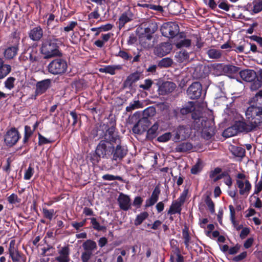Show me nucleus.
Instances as JSON below:
<instances>
[{
    "instance_id": "1",
    "label": "nucleus",
    "mask_w": 262,
    "mask_h": 262,
    "mask_svg": "<svg viewBox=\"0 0 262 262\" xmlns=\"http://www.w3.org/2000/svg\"><path fill=\"white\" fill-rule=\"evenodd\" d=\"M105 136L97 145L95 153L91 156L90 160L93 164H98L101 158L108 159L119 162L126 155L127 149L121 145V140L117 131Z\"/></svg>"
},
{
    "instance_id": "2",
    "label": "nucleus",
    "mask_w": 262,
    "mask_h": 262,
    "mask_svg": "<svg viewBox=\"0 0 262 262\" xmlns=\"http://www.w3.org/2000/svg\"><path fill=\"white\" fill-rule=\"evenodd\" d=\"M58 35H49L43 39L40 48L41 53L45 55V59H49L56 56H61V53L59 50L60 40L56 38Z\"/></svg>"
},
{
    "instance_id": "3",
    "label": "nucleus",
    "mask_w": 262,
    "mask_h": 262,
    "mask_svg": "<svg viewBox=\"0 0 262 262\" xmlns=\"http://www.w3.org/2000/svg\"><path fill=\"white\" fill-rule=\"evenodd\" d=\"M194 120L193 126L196 129H202V137L206 140L210 139L215 135L213 122L207 118L197 116L195 113L192 114Z\"/></svg>"
},
{
    "instance_id": "4",
    "label": "nucleus",
    "mask_w": 262,
    "mask_h": 262,
    "mask_svg": "<svg viewBox=\"0 0 262 262\" xmlns=\"http://www.w3.org/2000/svg\"><path fill=\"white\" fill-rule=\"evenodd\" d=\"M116 121L113 118L108 119L107 122L99 125V127L94 128L91 132L93 138L99 137V139H104L105 136L110 132L113 134L116 132Z\"/></svg>"
},
{
    "instance_id": "5",
    "label": "nucleus",
    "mask_w": 262,
    "mask_h": 262,
    "mask_svg": "<svg viewBox=\"0 0 262 262\" xmlns=\"http://www.w3.org/2000/svg\"><path fill=\"white\" fill-rule=\"evenodd\" d=\"M234 127H235L238 133H248L256 131L258 128L251 121H246V119L240 114H237L234 123Z\"/></svg>"
},
{
    "instance_id": "6",
    "label": "nucleus",
    "mask_w": 262,
    "mask_h": 262,
    "mask_svg": "<svg viewBox=\"0 0 262 262\" xmlns=\"http://www.w3.org/2000/svg\"><path fill=\"white\" fill-rule=\"evenodd\" d=\"M245 115L248 120H251L258 129H262V108L249 106Z\"/></svg>"
},
{
    "instance_id": "7",
    "label": "nucleus",
    "mask_w": 262,
    "mask_h": 262,
    "mask_svg": "<svg viewBox=\"0 0 262 262\" xmlns=\"http://www.w3.org/2000/svg\"><path fill=\"white\" fill-rule=\"evenodd\" d=\"M67 61L61 58H56L53 60L48 65V71L53 75H62L67 70Z\"/></svg>"
},
{
    "instance_id": "8",
    "label": "nucleus",
    "mask_w": 262,
    "mask_h": 262,
    "mask_svg": "<svg viewBox=\"0 0 262 262\" xmlns=\"http://www.w3.org/2000/svg\"><path fill=\"white\" fill-rule=\"evenodd\" d=\"M19 40L14 37L13 40L8 42V47L4 52V56L7 59H12L17 54L19 50Z\"/></svg>"
},
{
    "instance_id": "9",
    "label": "nucleus",
    "mask_w": 262,
    "mask_h": 262,
    "mask_svg": "<svg viewBox=\"0 0 262 262\" xmlns=\"http://www.w3.org/2000/svg\"><path fill=\"white\" fill-rule=\"evenodd\" d=\"M160 30L164 36L173 38L179 32V26L176 23L168 22L162 25Z\"/></svg>"
},
{
    "instance_id": "10",
    "label": "nucleus",
    "mask_w": 262,
    "mask_h": 262,
    "mask_svg": "<svg viewBox=\"0 0 262 262\" xmlns=\"http://www.w3.org/2000/svg\"><path fill=\"white\" fill-rule=\"evenodd\" d=\"M151 124L150 120L143 117L140 118L134 125L132 130L136 134H142L148 128Z\"/></svg>"
},
{
    "instance_id": "11",
    "label": "nucleus",
    "mask_w": 262,
    "mask_h": 262,
    "mask_svg": "<svg viewBox=\"0 0 262 262\" xmlns=\"http://www.w3.org/2000/svg\"><path fill=\"white\" fill-rule=\"evenodd\" d=\"M51 80L49 79H45L38 81L36 84V90L35 94L32 95L31 98L35 100L38 95L45 93L46 91L51 86Z\"/></svg>"
},
{
    "instance_id": "12",
    "label": "nucleus",
    "mask_w": 262,
    "mask_h": 262,
    "mask_svg": "<svg viewBox=\"0 0 262 262\" xmlns=\"http://www.w3.org/2000/svg\"><path fill=\"white\" fill-rule=\"evenodd\" d=\"M19 138V134L18 130L15 128H12L7 132L4 141L7 146L11 147L17 143Z\"/></svg>"
},
{
    "instance_id": "13",
    "label": "nucleus",
    "mask_w": 262,
    "mask_h": 262,
    "mask_svg": "<svg viewBox=\"0 0 262 262\" xmlns=\"http://www.w3.org/2000/svg\"><path fill=\"white\" fill-rule=\"evenodd\" d=\"M202 85L199 82L192 83L187 90V94L191 99L200 98L202 94Z\"/></svg>"
},
{
    "instance_id": "14",
    "label": "nucleus",
    "mask_w": 262,
    "mask_h": 262,
    "mask_svg": "<svg viewBox=\"0 0 262 262\" xmlns=\"http://www.w3.org/2000/svg\"><path fill=\"white\" fill-rule=\"evenodd\" d=\"M37 54L36 50L29 48L20 55L19 59L20 61H25L29 59L31 62H34L38 60Z\"/></svg>"
},
{
    "instance_id": "15",
    "label": "nucleus",
    "mask_w": 262,
    "mask_h": 262,
    "mask_svg": "<svg viewBox=\"0 0 262 262\" xmlns=\"http://www.w3.org/2000/svg\"><path fill=\"white\" fill-rule=\"evenodd\" d=\"M117 202L121 209L127 211L130 208L131 200L128 195L121 193L117 199Z\"/></svg>"
},
{
    "instance_id": "16",
    "label": "nucleus",
    "mask_w": 262,
    "mask_h": 262,
    "mask_svg": "<svg viewBox=\"0 0 262 262\" xmlns=\"http://www.w3.org/2000/svg\"><path fill=\"white\" fill-rule=\"evenodd\" d=\"M172 47L169 42H163L156 47L154 50V53L158 56H164L171 51Z\"/></svg>"
},
{
    "instance_id": "17",
    "label": "nucleus",
    "mask_w": 262,
    "mask_h": 262,
    "mask_svg": "<svg viewBox=\"0 0 262 262\" xmlns=\"http://www.w3.org/2000/svg\"><path fill=\"white\" fill-rule=\"evenodd\" d=\"M175 136L174 139L175 141L178 140H185L189 136L188 128L184 125H180L175 130Z\"/></svg>"
},
{
    "instance_id": "18",
    "label": "nucleus",
    "mask_w": 262,
    "mask_h": 262,
    "mask_svg": "<svg viewBox=\"0 0 262 262\" xmlns=\"http://www.w3.org/2000/svg\"><path fill=\"white\" fill-rule=\"evenodd\" d=\"M239 74L241 78L247 82H252L257 77L256 72L254 70L250 69L240 71Z\"/></svg>"
},
{
    "instance_id": "19",
    "label": "nucleus",
    "mask_w": 262,
    "mask_h": 262,
    "mask_svg": "<svg viewBox=\"0 0 262 262\" xmlns=\"http://www.w3.org/2000/svg\"><path fill=\"white\" fill-rule=\"evenodd\" d=\"M176 87L174 83L170 81L163 82L159 88V93L161 95L170 93L174 91Z\"/></svg>"
},
{
    "instance_id": "20",
    "label": "nucleus",
    "mask_w": 262,
    "mask_h": 262,
    "mask_svg": "<svg viewBox=\"0 0 262 262\" xmlns=\"http://www.w3.org/2000/svg\"><path fill=\"white\" fill-rule=\"evenodd\" d=\"M43 30L40 26L32 29L29 32V37L34 41H39L43 36Z\"/></svg>"
},
{
    "instance_id": "21",
    "label": "nucleus",
    "mask_w": 262,
    "mask_h": 262,
    "mask_svg": "<svg viewBox=\"0 0 262 262\" xmlns=\"http://www.w3.org/2000/svg\"><path fill=\"white\" fill-rule=\"evenodd\" d=\"M142 74L139 72H136L128 75L123 82L124 88H131L133 84L140 79Z\"/></svg>"
},
{
    "instance_id": "22",
    "label": "nucleus",
    "mask_w": 262,
    "mask_h": 262,
    "mask_svg": "<svg viewBox=\"0 0 262 262\" xmlns=\"http://www.w3.org/2000/svg\"><path fill=\"white\" fill-rule=\"evenodd\" d=\"M236 184L239 189V192L241 195H247L251 189V185L248 180L243 182L242 180H237Z\"/></svg>"
},
{
    "instance_id": "23",
    "label": "nucleus",
    "mask_w": 262,
    "mask_h": 262,
    "mask_svg": "<svg viewBox=\"0 0 262 262\" xmlns=\"http://www.w3.org/2000/svg\"><path fill=\"white\" fill-rule=\"evenodd\" d=\"M161 190L159 186H156L152 192L150 198L146 200L145 207L148 208L154 205L158 200Z\"/></svg>"
},
{
    "instance_id": "24",
    "label": "nucleus",
    "mask_w": 262,
    "mask_h": 262,
    "mask_svg": "<svg viewBox=\"0 0 262 262\" xmlns=\"http://www.w3.org/2000/svg\"><path fill=\"white\" fill-rule=\"evenodd\" d=\"M9 253L13 262L20 261V255L17 248L15 247L14 241H11L9 247Z\"/></svg>"
},
{
    "instance_id": "25",
    "label": "nucleus",
    "mask_w": 262,
    "mask_h": 262,
    "mask_svg": "<svg viewBox=\"0 0 262 262\" xmlns=\"http://www.w3.org/2000/svg\"><path fill=\"white\" fill-rule=\"evenodd\" d=\"M152 38V35L141 34L139 37L140 43L144 48H151L154 45L151 41Z\"/></svg>"
},
{
    "instance_id": "26",
    "label": "nucleus",
    "mask_w": 262,
    "mask_h": 262,
    "mask_svg": "<svg viewBox=\"0 0 262 262\" xmlns=\"http://www.w3.org/2000/svg\"><path fill=\"white\" fill-rule=\"evenodd\" d=\"M59 256L55 258L58 262H69L70 249L68 247H63L59 251Z\"/></svg>"
},
{
    "instance_id": "27",
    "label": "nucleus",
    "mask_w": 262,
    "mask_h": 262,
    "mask_svg": "<svg viewBox=\"0 0 262 262\" xmlns=\"http://www.w3.org/2000/svg\"><path fill=\"white\" fill-rule=\"evenodd\" d=\"M222 70L225 74L232 77L239 72L240 68L233 65L227 64L223 67Z\"/></svg>"
},
{
    "instance_id": "28",
    "label": "nucleus",
    "mask_w": 262,
    "mask_h": 262,
    "mask_svg": "<svg viewBox=\"0 0 262 262\" xmlns=\"http://www.w3.org/2000/svg\"><path fill=\"white\" fill-rule=\"evenodd\" d=\"M11 71V66L4 63L3 58H0V80L6 77Z\"/></svg>"
},
{
    "instance_id": "29",
    "label": "nucleus",
    "mask_w": 262,
    "mask_h": 262,
    "mask_svg": "<svg viewBox=\"0 0 262 262\" xmlns=\"http://www.w3.org/2000/svg\"><path fill=\"white\" fill-rule=\"evenodd\" d=\"M250 106L262 108V91L257 92L251 100Z\"/></svg>"
},
{
    "instance_id": "30",
    "label": "nucleus",
    "mask_w": 262,
    "mask_h": 262,
    "mask_svg": "<svg viewBox=\"0 0 262 262\" xmlns=\"http://www.w3.org/2000/svg\"><path fill=\"white\" fill-rule=\"evenodd\" d=\"M182 205H183L182 204L180 203L176 200L173 201L167 212V214L172 215L176 213H178L180 214L182 210Z\"/></svg>"
},
{
    "instance_id": "31",
    "label": "nucleus",
    "mask_w": 262,
    "mask_h": 262,
    "mask_svg": "<svg viewBox=\"0 0 262 262\" xmlns=\"http://www.w3.org/2000/svg\"><path fill=\"white\" fill-rule=\"evenodd\" d=\"M122 69L121 65H112L106 66L99 69V71L101 73H108L111 75L115 74L116 70H120Z\"/></svg>"
},
{
    "instance_id": "32",
    "label": "nucleus",
    "mask_w": 262,
    "mask_h": 262,
    "mask_svg": "<svg viewBox=\"0 0 262 262\" xmlns=\"http://www.w3.org/2000/svg\"><path fill=\"white\" fill-rule=\"evenodd\" d=\"M189 57L188 53L183 50L177 52L175 55L176 60L179 63L187 62L189 60Z\"/></svg>"
},
{
    "instance_id": "33",
    "label": "nucleus",
    "mask_w": 262,
    "mask_h": 262,
    "mask_svg": "<svg viewBox=\"0 0 262 262\" xmlns=\"http://www.w3.org/2000/svg\"><path fill=\"white\" fill-rule=\"evenodd\" d=\"M133 14L130 12H124L119 19V28L121 29L125 24L132 20Z\"/></svg>"
},
{
    "instance_id": "34",
    "label": "nucleus",
    "mask_w": 262,
    "mask_h": 262,
    "mask_svg": "<svg viewBox=\"0 0 262 262\" xmlns=\"http://www.w3.org/2000/svg\"><path fill=\"white\" fill-rule=\"evenodd\" d=\"M206 53L210 59L217 60L222 57L223 51L214 48H210L207 50Z\"/></svg>"
},
{
    "instance_id": "35",
    "label": "nucleus",
    "mask_w": 262,
    "mask_h": 262,
    "mask_svg": "<svg viewBox=\"0 0 262 262\" xmlns=\"http://www.w3.org/2000/svg\"><path fill=\"white\" fill-rule=\"evenodd\" d=\"M192 148V145L190 142H183L179 144L174 149L176 152H185Z\"/></svg>"
},
{
    "instance_id": "36",
    "label": "nucleus",
    "mask_w": 262,
    "mask_h": 262,
    "mask_svg": "<svg viewBox=\"0 0 262 262\" xmlns=\"http://www.w3.org/2000/svg\"><path fill=\"white\" fill-rule=\"evenodd\" d=\"M229 208L230 212V219L234 227L236 229V230L238 231L242 229L243 228V225H239L237 222L235 221V212L233 206L230 205Z\"/></svg>"
},
{
    "instance_id": "37",
    "label": "nucleus",
    "mask_w": 262,
    "mask_h": 262,
    "mask_svg": "<svg viewBox=\"0 0 262 262\" xmlns=\"http://www.w3.org/2000/svg\"><path fill=\"white\" fill-rule=\"evenodd\" d=\"M158 29V26L156 23H148L147 27L144 28V33L141 34L152 35Z\"/></svg>"
},
{
    "instance_id": "38",
    "label": "nucleus",
    "mask_w": 262,
    "mask_h": 262,
    "mask_svg": "<svg viewBox=\"0 0 262 262\" xmlns=\"http://www.w3.org/2000/svg\"><path fill=\"white\" fill-rule=\"evenodd\" d=\"M80 117L75 111H71L70 113V116L68 117L69 123H71L73 126H75L78 122L80 123Z\"/></svg>"
},
{
    "instance_id": "39",
    "label": "nucleus",
    "mask_w": 262,
    "mask_h": 262,
    "mask_svg": "<svg viewBox=\"0 0 262 262\" xmlns=\"http://www.w3.org/2000/svg\"><path fill=\"white\" fill-rule=\"evenodd\" d=\"M156 109L153 106L146 108L142 112V117L150 120L156 114Z\"/></svg>"
},
{
    "instance_id": "40",
    "label": "nucleus",
    "mask_w": 262,
    "mask_h": 262,
    "mask_svg": "<svg viewBox=\"0 0 262 262\" xmlns=\"http://www.w3.org/2000/svg\"><path fill=\"white\" fill-rule=\"evenodd\" d=\"M113 26L111 24H107L98 28H92L91 30L93 32L97 31L95 34V36H97L99 35L100 32L111 30L112 29Z\"/></svg>"
},
{
    "instance_id": "41",
    "label": "nucleus",
    "mask_w": 262,
    "mask_h": 262,
    "mask_svg": "<svg viewBox=\"0 0 262 262\" xmlns=\"http://www.w3.org/2000/svg\"><path fill=\"white\" fill-rule=\"evenodd\" d=\"M158 129V125L155 123L151 127L147 130L146 134V138L148 140H152L156 137V132Z\"/></svg>"
},
{
    "instance_id": "42",
    "label": "nucleus",
    "mask_w": 262,
    "mask_h": 262,
    "mask_svg": "<svg viewBox=\"0 0 262 262\" xmlns=\"http://www.w3.org/2000/svg\"><path fill=\"white\" fill-rule=\"evenodd\" d=\"M82 247L85 251L92 252V251L96 249L97 245L95 242L89 239L83 244Z\"/></svg>"
},
{
    "instance_id": "43",
    "label": "nucleus",
    "mask_w": 262,
    "mask_h": 262,
    "mask_svg": "<svg viewBox=\"0 0 262 262\" xmlns=\"http://www.w3.org/2000/svg\"><path fill=\"white\" fill-rule=\"evenodd\" d=\"M238 133V132L235 127H234L233 124L232 126L225 129L223 133V135L226 138H229L236 135Z\"/></svg>"
},
{
    "instance_id": "44",
    "label": "nucleus",
    "mask_w": 262,
    "mask_h": 262,
    "mask_svg": "<svg viewBox=\"0 0 262 262\" xmlns=\"http://www.w3.org/2000/svg\"><path fill=\"white\" fill-rule=\"evenodd\" d=\"M143 107V104L139 100L134 101L129 103V106L126 107V111L128 112H132L133 110Z\"/></svg>"
},
{
    "instance_id": "45",
    "label": "nucleus",
    "mask_w": 262,
    "mask_h": 262,
    "mask_svg": "<svg viewBox=\"0 0 262 262\" xmlns=\"http://www.w3.org/2000/svg\"><path fill=\"white\" fill-rule=\"evenodd\" d=\"M148 215L149 214L147 212H143L138 214L134 221L135 225L137 226L141 225L148 217Z\"/></svg>"
},
{
    "instance_id": "46",
    "label": "nucleus",
    "mask_w": 262,
    "mask_h": 262,
    "mask_svg": "<svg viewBox=\"0 0 262 262\" xmlns=\"http://www.w3.org/2000/svg\"><path fill=\"white\" fill-rule=\"evenodd\" d=\"M91 221V224L93 228L97 231H105L106 228L105 226H101L100 224L97 221L96 219L93 217L90 219Z\"/></svg>"
},
{
    "instance_id": "47",
    "label": "nucleus",
    "mask_w": 262,
    "mask_h": 262,
    "mask_svg": "<svg viewBox=\"0 0 262 262\" xmlns=\"http://www.w3.org/2000/svg\"><path fill=\"white\" fill-rule=\"evenodd\" d=\"M204 67L202 66H197L195 68L193 73V76L196 78H201L204 76Z\"/></svg>"
},
{
    "instance_id": "48",
    "label": "nucleus",
    "mask_w": 262,
    "mask_h": 262,
    "mask_svg": "<svg viewBox=\"0 0 262 262\" xmlns=\"http://www.w3.org/2000/svg\"><path fill=\"white\" fill-rule=\"evenodd\" d=\"M194 109L193 103L190 102L189 104L183 107L180 110V113L182 115H186L189 113L192 112Z\"/></svg>"
},
{
    "instance_id": "49",
    "label": "nucleus",
    "mask_w": 262,
    "mask_h": 262,
    "mask_svg": "<svg viewBox=\"0 0 262 262\" xmlns=\"http://www.w3.org/2000/svg\"><path fill=\"white\" fill-rule=\"evenodd\" d=\"M57 20L55 22L51 21L50 23L49 21H47V27L49 30L55 29L56 30L55 35H59L62 31V28L56 27L55 24H57Z\"/></svg>"
},
{
    "instance_id": "50",
    "label": "nucleus",
    "mask_w": 262,
    "mask_h": 262,
    "mask_svg": "<svg viewBox=\"0 0 262 262\" xmlns=\"http://www.w3.org/2000/svg\"><path fill=\"white\" fill-rule=\"evenodd\" d=\"M34 130H32L31 127L28 125L25 127V136L23 139V142L26 143L30 137L32 135Z\"/></svg>"
},
{
    "instance_id": "51",
    "label": "nucleus",
    "mask_w": 262,
    "mask_h": 262,
    "mask_svg": "<svg viewBox=\"0 0 262 262\" xmlns=\"http://www.w3.org/2000/svg\"><path fill=\"white\" fill-rule=\"evenodd\" d=\"M173 63L172 60L170 58H164L161 59L159 62V66L160 67L167 68L170 67Z\"/></svg>"
},
{
    "instance_id": "52",
    "label": "nucleus",
    "mask_w": 262,
    "mask_h": 262,
    "mask_svg": "<svg viewBox=\"0 0 262 262\" xmlns=\"http://www.w3.org/2000/svg\"><path fill=\"white\" fill-rule=\"evenodd\" d=\"M205 202L207 206L209 211L211 213H214L215 212L214 204L211 198L209 195H207L205 199Z\"/></svg>"
},
{
    "instance_id": "53",
    "label": "nucleus",
    "mask_w": 262,
    "mask_h": 262,
    "mask_svg": "<svg viewBox=\"0 0 262 262\" xmlns=\"http://www.w3.org/2000/svg\"><path fill=\"white\" fill-rule=\"evenodd\" d=\"M154 84L152 80L147 79L144 80V83L139 85V88L145 91H148Z\"/></svg>"
},
{
    "instance_id": "54",
    "label": "nucleus",
    "mask_w": 262,
    "mask_h": 262,
    "mask_svg": "<svg viewBox=\"0 0 262 262\" xmlns=\"http://www.w3.org/2000/svg\"><path fill=\"white\" fill-rule=\"evenodd\" d=\"M15 78L13 77H8L5 81V86L6 88L11 90L14 87V82Z\"/></svg>"
},
{
    "instance_id": "55",
    "label": "nucleus",
    "mask_w": 262,
    "mask_h": 262,
    "mask_svg": "<svg viewBox=\"0 0 262 262\" xmlns=\"http://www.w3.org/2000/svg\"><path fill=\"white\" fill-rule=\"evenodd\" d=\"M102 179L104 180H106V181L118 180V181H120L121 182L123 181V179L121 177L118 176H113L112 174H106L103 175L102 176Z\"/></svg>"
},
{
    "instance_id": "56",
    "label": "nucleus",
    "mask_w": 262,
    "mask_h": 262,
    "mask_svg": "<svg viewBox=\"0 0 262 262\" xmlns=\"http://www.w3.org/2000/svg\"><path fill=\"white\" fill-rule=\"evenodd\" d=\"M183 237L184 239V244L186 247L187 248L189 246V243L190 240V237L188 232V229L186 227L183 229L182 231Z\"/></svg>"
},
{
    "instance_id": "57",
    "label": "nucleus",
    "mask_w": 262,
    "mask_h": 262,
    "mask_svg": "<svg viewBox=\"0 0 262 262\" xmlns=\"http://www.w3.org/2000/svg\"><path fill=\"white\" fill-rule=\"evenodd\" d=\"M190 45L191 40L189 39H185L177 42L176 46L178 48H181L182 47H188Z\"/></svg>"
},
{
    "instance_id": "58",
    "label": "nucleus",
    "mask_w": 262,
    "mask_h": 262,
    "mask_svg": "<svg viewBox=\"0 0 262 262\" xmlns=\"http://www.w3.org/2000/svg\"><path fill=\"white\" fill-rule=\"evenodd\" d=\"M202 169V165L201 161H198V162L192 167L191 172L192 174H196L201 171Z\"/></svg>"
},
{
    "instance_id": "59",
    "label": "nucleus",
    "mask_w": 262,
    "mask_h": 262,
    "mask_svg": "<svg viewBox=\"0 0 262 262\" xmlns=\"http://www.w3.org/2000/svg\"><path fill=\"white\" fill-rule=\"evenodd\" d=\"M117 56L126 60H130L132 58V56L124 50H120Z\"/></svg>"
},
{
    "instance_id": "60",
    "label": "nucleus",
    "mask_w": 262,
    "mask_h": 262,
    "mask_svg": "<svg viewBox=\"0 0 262 262\" xmlns=\"http://www.w3.org/2000/svg\"><path fill=\"white\" fill-rule=\"evenodd\" d=\"M262 85V81L257 77V80H255L251 85V90L255 91L260 88Z\"/></svg>"
},
{
    "instance_id": "61",
    "label": "nucleus",
    "mask_w": 262,
    "mask_h": 262,
    "mask_svg": "<svg viewBox=\"0 0 262 262\" xmlns=\"http://www.w3.org/2000/svg\"><path fill=\"white\" fill-rule=\"evenodd\" d=\"M92 255V252L91 251H85L83 252L81 256V260L82 262H88Z\"/></svg>"
},
{
    "instance_id": "62",
    "label": "nucleus",
    "mask_w": 262,
    "mask_h": 262,
    "mask_svg": "<svg viewBox=\"0 0 262 262\" xmlns=\"http://www.w3.org/2000/svg\"><path fill=\"white\" fill-rule=\"evenodd\" d=\"M171 134L170 133H166L162 135L159 136L157 140L160 142H165L168 141L171 138Z\"/></svg>"
},
{
    "instance_id": "63",
    "label": "nucleus",
    "mask_w": 262,
    "mask_h": 262,
    "mask_svg": "<svg viewBox=\"0 0 262 262\" xmlns=\"http://www.w3.org/2000/svg\"><path fill=\"white\" fill-rule=\"evenodd\" d=\"M188 193V189H184L182 193L181 194L180 196L178 198V199L177 200L178 202H179L180 203L183 205L184 202L186 201V197Z\"/></svg>"
},
{
    "instance_id": "64",
    "label": "nucleus",
    "mask_w": 262,
    "mask_h": 262,
    "mask_svg": "<svg viewBox=\"0 0 262 262\" xmlns=\"http://www.w3.org/2000/svg\"><path fill=\"white\" fill-rule=\"evenodd\" d=\"M222 169L220 167H216L214 170L210 171L209 172V178L214 179L215 177L219 173H221Z\"/></svg>"
}]
</instances>
